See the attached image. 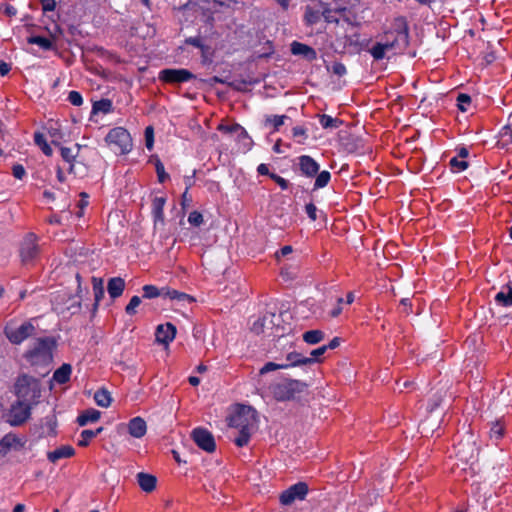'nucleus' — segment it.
I'll list each match as a JSON object with an SVG mask.
<instances>
[{"label":"nucleus","mask_w":512,"mask_h":512,"mask_svg":"<svg viewBox=\"0 0 512 512\" xmlns=\"http://www.w3.org/2000/svg\"><path fill=\"white\" fill-rule=\"evenodd\" d=\"M257 172L260 174V175H268L270 177V172H269V169H268V166L266 164H260L258 167H257Z\"/></svg>","instance_id":"nucleus-62"},{"label":"nucleus","mask_w":512,"mask_h":512,"mask_svg":"<svg viewBox=\"0 0 512 512\" xmlns=\"http://www.w3.org/2000/svg\"><path fill=\"white\" fill-rule=\"evenodd\" d=\"M287 363L283 365H287V368L290 366H311L313 359L307 358L300 353L291 352L286 356Z\"/></svg>","instance_id":"nucleus-25"},{"label":"nucleus","mask_w":512,"mask_h":512,"mask_svg":"<svg viewBox=\"0 0 512 512\" xmlns=\"http://www.w3.org/2000/svg\"><path fill=\"white\" fill-rule=\"evenodd\" d=\"M191 438L195 444L205 452L212 453L216 449L214 436L205 428L198 427L193 429L191 432Z\"/></svg>","instance_id":"nucleus-11"},{"label":"nucleus","mask_w":512,"mask_h":512,"mask_svg":"<svg viewBox=\"0 0 512 512\" xmlns=\"http://www.w3.org/2000/svg\"><path fill=\"white\" fill-rule=\"evenodd\" d=\"M258 393L267 404H271L292 399L295 391L291 386H260Z\"/></svg>","instance_id":"nucleus-5"},{"label":"nucleus","mask_w":512,"mask_h":512,"mask_svg":"<svg viewBox=\"0 0 512 512\" xmlns=\"http://www.w3.org/2000/svg\"><path fill=\"white\" fill-rule=\"evenodd\" d=\"M298 165L301 173L309 178L316 176L319 171V164L308 155L298 157Z\"/></svg>","instance_id":"nucleus-15"},{"label":"nucleus","mask_w":512,"mask_h":512,"mask_svg":"<svg viewBox=\"0 0 512 512\" xmlns=\"http://www.w3.org/2000/svg\"><path fill=\"white\" fill-rule=\"evenodd\" d=\"M40 381V379L35 378L34 376H30L27 374H23L19 376L16 384H37Z\"/></svg>","instance_id":"nucleus-51"},{"label":"nucleus","mask_w":512,"mask_h":512,"mask_svg":"<svg viewBox=\"0 0 512 512\" xmlns=\"http://www.w3.org/2000/svg\"><path fill=\"white\" fill-rule=\"evenodd\" d=\"M219 130L225 132V133H238V138L239 140L241 139H248L250 140L246 130L240 126L239 124H235V125H232V126H224V125H220L219 126Z\"/></svg>","instance_id":"nucleus-34"},{"label":"nucleus","mask_w":512,"mask_h":512,"mask_svg":"<svg viewBox=\"0 0 512 512\" xmlns=\"http://www.w3.org/2000/svg\"><path fill=\"white\" fill-rule=\"evenodd\" d=\"M409 46V26L405 17L393 19L390 27L383 31L381 41L376 42L369 52L374 60L385 58L386 52L403 53Z\"/></svg>","instance_id":"nucleus-1"},{"label":"nucleus","mask_w":512,"mask_h":512,"mask_svg":"<svg viewBox=\"0 0 512 512\" xmlns=\"http://www.w3.org/2000/svg\"><path fill=\"white\" fill-rule=\"evenodd\" d=\"M75 454V449L71 445H62L53 451L47 453V459L56 463L57 461L65 458H71Z\"/></svg>","instance_id":"nucleus-19"},{"label":"nucleus","mask_w":512,"mask_h":512,"mask_svg":"<svg viewBox=\"0 0 512 512\" xmlns=\"http://www.w3.org/2000/svg\"><path fill=\"white\" fill-rule=\"evenodd\" d=\"M34 142L37 146L40 147V149L42 150V152L47 155V156H51L53 151H52V148L49 146V144L47 143L45 137L43 134L41 133H35L34 134Z\"/></svg>","instance_id":"nucleus-36"},{"label":"nucleus","mask_w":512,"mask_h":512,"mask_svg":"<svg viewBox=\"0 0 512 512\" xmlns=\"http://www.w3.org/2000/svg\"><path fill=\"white\" fill-rule=\"evenodd\" d=\"M501 137L502 139H505V144H512V123L509 122L507 125H505L501 130Z\"/></svg>","instance_id":"nucleus-47"},{"label":"nucleus","mask_w":512,"mask_h":512,"mask_svg":"<svg viewBox=\"0 0 512 512\" xmlns=\"http://www.w3.org/2000/svg\"><path fill=\"white\" fill-rule=\"evenodd\" d=\"M191 202L192 197L189 195L188 191L185 190L184 193L182 194V206H189Z\"/></svg>","instance_id":"nucleus-61"},{"label":"nucleus","mask_w":512,"mask_h":512,"mask_svg":"<svg viewBox=\"0 0 512 512\" xmlns=\"http://www.w3.org/2000/svg\"><path fill=\"white\" fill-rule=\"evenodd\" d=\"M154 143V130L152 126H148L145 129V144L149 150H152Z\"/></svg>","instance_id":"nucleus-46"},{"label":"nucleus","mask_w":512,"mask_h":512,"mask_svg":"<svg viewBox=\"0 0 512 512\" xmlns=\"http://www.w3.org/2000/svg\"><path fill=\"white\" fill-rule=\"evenodd\" d=\"M327 70L339 77L344 76L347 72L345 65L340 62H334L330 66H327Z\"/></svg>","instance_id":"nucleus-43"},{"label":"nucleus","mask_w":512,"mask_h":512,"mask_svg":"<svg viewBox=\"0 0 512 512\" xmlns=\"http://www.w3.org/2000/svg\"><path fill=\"white\" fill-rule=\"evenodd\" d=\"M450 166L456 168L458 171H462L468 167V163L465 160H458L454 157L450 160Z\"/></svg>","instance_id":"nucleus-53"},{"label":"nucleus","mask_w":512,"mask_h":512,"mask_svg":"<svg viewBox=\"0 0 512 512\" xmlns=\"http://www.w3.org/2000/svg\"><path fill=\"white\" fill-rule=\"evenodd\" d=\"M275 314L268 313L263 315L262 317L258 318L254 321V323L251 326V331L254 332L257 335L265 334L268 332V336H279L278 334L274 333L273 330L276 328L275 319H278Z\"/></svg>","instance_id":"nucleus-12"},{"label":"nucleus","mask_w":512,"mask_h":512,"mask_svg":"<svg viewBox=\"0 0 512 512\" xmlns=\"http://www.w3.org/2000/svg\"><path fill=\"white\" fill-rule=\"evenodd\" d=\"M304 20L308 25H314L320 20V14L310 6H306Z\"/></svg>","instance_id":"nucleus-40"},{"label":"nucleus","mask_w":512,"mask_h":512,"mask_svg":"<svg viewBox=\"0 0 512 512\" xmlns=\"http://www.w3.org/2000/svg\"><path fill=\"white\" fill-rule=\"evenodd\" d=\"M40 3L44 12L53 11L56 7L55 0H40Z\"/></svg>","instance_id":"nucleus-57"},{"label":"nucleus","mask_w":512,"mask_h":512,"mask_svg":"<svg viewBox=\"0 0 512 512\" xmlns=\"http://www.w3.org/2000/svg\"><path fill=\"white\" fill-rule=\"evenodd\" d=\"M71 373V365L64 363L54 372L52 380L49 384H52V381H55L58 384H66L70 380Z\"/></svg>","instance_id":"nucleus-24"},{"label":"nucleus","mask_w":512,"mask_h":512,"mask_svg":"<svg viewBox=\"0 0 512 512\" xmlns=\"http://www.w3.org/2000/svg\"><path fill=\"white\" fill-rule=\"evenodd\" d=\"M94 401L98 406L107 408L111 404L112 397L109 391L101 388L94 393Z\"/></svg>","instance_id":"nucleus-27"},{"label":"nucleus","mask_w":512,"mask_h":512,"mask_svg":"<svg viewBox=\"0 0 512 512\" xmlns=\"http://www.w3.org/2000/svg\"><path fill=\"white\" fill-rule=\"evenodd\" d=\"M291 52L293 55L302 56L308 61H313L317 58V53L312 47L297 41L291 43Z\"/></svg>","instance_id":"nucleus-18"},{"label":"nucleus","mask_w":512,"mask_h":512,"mask_svg":"<svg viewBox=\"0 0 512 512\" xmlns=\"http://www.w3.org/2000/svg\"><path fill=\"white\" fill-rule=\"evenodd\" d=\"M105 140L110 146L114 147L113 149L116 153L126 154L132 147L130 134L122 127L111 129Z\"/></svg>","instance_id":"nucleus-4"},{"label":"nucleus","mask_w":512,"mask_h":512,"mask_svg":"<svg viewBox=\"0 0 512 512\" xmlns=\"http://www.w3.org/2000/svg\"><path fill=\"white\" fill-rule=\"evenodd\" d=\"M143 298L153 299L157 297H164L166 295L167 287L158 288L154 285H144L142 287Z\"/></svg>","instance_id":"nucleus-26"},{"label":"nucleus","mask_w":512,"mask_h":512,"mask_svg":"<svg viewBox=\"0 0 512 512\" xmlns=\"http://www.w3.org/2000/svg\"><path fill=\"white\" fill-rule=\"evenodd\" d=\"M60 153H61V157L66 162L69 163V168H68L69 173L76 175L77 172L75 171V164L73 163V161L75 160L76 154L73 153V150L68 147H61Z\"/></svg>","instance_id":"nucleus-30"},{"label":"nucleus","mask_w":512,"mask_h":512,"mask_svg":"<svg viewBox=\"0 0 512 512\" xmlns=\"http://www.w3.org/2000/svg\"><path fill=\"white\" fill-rule=\"evenodd\" d=\"M34 333L35 327L31 322H24L18 327L8 324L4 328V334L12 344H20Z\"/></svg>","instance_id":"nucleus-7"},{"label":"nucleus","mask_w":512,"mask_h":512,"mask_svg":"<svg viewBox=\"0 0 512 512\" xmlns=\"http://www.w3.org/2000/svg\"><path fill=\"white\" fill-rule=\"evenodd\" d=\"M68 101L74 106H80L83 103V98L78 91H70Z\"/></svg>","instance_id":"nucleus-48"},{"label":"nucleus","mask_w":512,"mask_h":512,"mask_svg":"<svg viewBox=\"0 0 512 512\" xmlns=\"http://www.w3.org/2000/svg\"><path fill=\"white\" fill-rule=\"evenodd\" d=\"M319 122H320L321 126L325 129L337 128L342 124L341 120H339L337 118H333L326 114H322L319 116Z\"/></svg>","instance_id":"nucleus-37"},{"label":"nucleus","mask_w":512,"mask_h":512,"mask_svg":"<svg viewBox=\"0 0 512 512\" xmlns=\"http://www.w3.org/2000/svg\"><path fill=\"white\" fill-rule=\"evenodd\" d=\"M305 211L311 220L315 221L317 219V208L313 203L306 204Z\"/></svg>","instance_id":"nucleus-55"},{"label":"nucleus","mask_w":512,"mask_h":512,"mask_svg":"<svg viewBox=\"0 0 512 512\" xmlns=\"http://www.w3.org/2000/svg\"><path fill=\"white\" fill-rule=\"evenodd\" d=\"M112 111V102L109 99H101L94 102L92 112L107 114Z\"/></svg>","instance_id":"nucleus-35"},{"label":"nucleus","mask_w":512,"mask_h":512,"mask_svg":"<svg viewBox=\"0 0 512 512\" xmlns=\"http://www.w3.org/2000/svg\"><path fill=\"white\" fill-rule=\"evenodd\" d=\"M141 304V298L139 296H133L128 305L125 308V312L128 315H134L136 313V308Z\"/></svg>","instance_id":"nucleus-44"},{"label":"nucleus","mask_w":512,"mask_h":512,"mask_svg":"<svg viewBox=\"0 0 512 512\" xmlns=\"http://www.w3.org/2000/svg\"><path fill=\"white\" fill-rule=\"evenodd\" d=\"M258 413L252 406L245 404H234L227 416V424L230 428L238 431L234 438L237 447H244L250 442L252 434L258 428Z\"/></svg>","instance_id":"nucleus-2"},{"label":"nucleus","mask_w":512,"mask_h":512,"mask_svg":"<svg viewBox=\"0 0 512 512\" xmlns=\"http://www.w3.org/2000/svg\"><path fill=\"white\" fill-rule=\"evenodd\" d=\"M188 222L193 226H199L203 222V216L198 211H193L189 214Z\"/></svg>","instance_id":"nucleus-49"},{"label":"nucleus","mask_w":512,"mask_h":512,"mask_svg":"<svg viewBox=\"0 0 512 512\" xmlns=\"http://www.w3.org/2000/svg\"><path fill=\"white\" fill-rule=\"evenodd\" d=\"M30 414V404L23 400H18L11 405L9 412L6 414V422L11 426H20L28 420Z\"/></svg>","instance_id":"nucleus-6"},{"label":"nucleus","mask_w":512,"mask_h":512,"mask_svg":"<svg viewBox=\"0 0 512 512\" xmlns=\"http://www.w3.org/2000/svg\"><path fill=\"white\" fill-rule=\"evenodd\" d=\"M10 70H11L10 64L6 63L3 60H0V74L2 76H5L9 73Z\"/></svg>","instance_id":"nucleus-60"},{"label":"nucleus","mask_w":512,"mask_h":512,"mask_svg":"<svg viewBox=\"0 0 512 512\" xmlns=\"http://www.w3.org/2000/svg\"><path fill=\"white\" fill-rule=\"evenodd\" d=\"M165 298H169L171 300H177L178 302H188V303H191V302L194 301L192 296H190V295H188L186 293H183V292H179V291L174 290V289H170L168 287H167Z\"/></svg>","instance_id":"nucleus-33"},{"label":"nucleus","mask_w":512,"mask_h":512,"mask_svg":"<svg viewBox=\"0 0 512 512\" xmlns=\"http://www.w3.org/2000/svg\"><path fill=\"white\" fill-rule=\"evenodd\" d=\"M137 481L140 488L147 493L152 492L155 489L157 483L155 476L143 472L137 474Z\"/></svg>","instance_id":"nucleus-23"},{"label":"nucleus","mask_w":512,"mask_h":512,"mask_svg":"<svg viewBox=\"0 0 512 512\" xmlns=\"http://www.w3.org/2000/svg\"><path fill=\"white\" fill-rule=\"evenodd\" d=\"M28 43L36 44L45 50H50L53 46L52 41L42 36H31L28 38Z\"/></svg>","instance_id":"nucleus-39"},{"label":"nucleus","mask_w":512,"mask_h":512,"mask_svg":"<svg viewBox=\"0 0 512 512\" xmlns=\"http://www.w3.org/2000/svg\"><path fill=\"white\" fill-rule=\"evenodd\" d=\"M128 432L134 438H142L147 432L146 421L142 417H134L128 422Z\"/></svg>","instance_id":"nucleus-16"},{"label":"nucleus","mask_w":512,"mask_h":512,"mask_svg":"<svg viewBox=\"0 0 512 512\" xmlns=\"http://www.w3.org/2000/svg\"><path fill=\"white\" fill-rule=\"evenodd\" d=\"M30 387H31V386H24V385L17 386V388H18V389L16 390V394H17V396H19V397H20V396H23V395L27 394V392H28V390H29V388H30Z\"/></svg>","instance_id":"nucleus-64"},{"label":"nucleus","mask_w":512,"mask_h":512,"mask_svg":"<svg viewBox=\"0 0 512 512\" xmlns=\"http://www.w3.org/2000/svg\"><path fill=\"white\" fill-rule=\"evenodd\" d=\"M330 178H331V174L329 171H322L320 173H317V177H316V180L314 182V190H317V189H320V188H323L325 186H327V184L329 183L330 181Z\"/></svg>","instance_id":"nucleus-38"},{"label":"nucleus","mask_w":512,"mask_h":512,"mask_svg":"<svg viewBox=\"0 0 512 512\" xmlns=\"http://www.w3.org/2000/svg\"><path fill=\"white\" fill-rule=\"evenodd\" d=\"M308 490V485L305 482H298L284 490L280 494L279 500L282 505H291L297 500H304Z\"/></svg>","instance_id":"nucleus-9"},{"label":"nucleus","mask_w":512,"mask_h":512,"mask_svg":"<svg viewBox=\"0 0 512 512\" xmlns=\"http://www.w3.org/2000/svg\"><path fill=\"white\" fill-rule=\"evenodd\" d=\"M489 428V439L494 443L498 442L504 437L506 430V423L503 418L492 421Z\"/></svg>","instance_id":"nucleus-17"},{"label":"nucleus","mask_w":512,"mask_h":512,"mask_svg":"<svg viewBox=\"0 0 512 512\" xmlns=\"http://www.w3.org/2000/svg\"><path fill=\"white\" fill-rule=\"evenodd\" d=\"M305 134H306V131L303 127L297 126V127L293 128V136L294 137L304 136Z\"/></svg>","instance_id":"nucleus-63"},{"label":"nucleus","mask_w":512,"mask_h":512,"mask_svg":"<svg viewBox=\"0 0 512 512\" xmlns=\"http://www.w3.org/2000/svg\"><path fill=\"white\" fill-rule=\"evenodd\" d=\"M39 246L37 244V236L33 233H29L24 238L21 248L20 256L23 264L33 262L39 255Z\"/></svg>","instance_id":"nucleus-10"},{"label":"nucleus","mask_w":512,"mask_h":512,"mask_svg":"<svg viewBox=\"0 0 512 512\" xmlns=\"http://www.w3.org/2000/svg\"><path fill=\"white\" fill-rule=\"evenodd\" d=\"M288 117L286 115H281V116H278V115H273V116H268L266 118V123L267 124H271L273 125L274 129L275 130H279L280 126H282L284 124V121L285 119H287Z\"/></svg>","instance_id":"nucleus-42"},{"label":"nucleus","mask_w":512,"mask_h":512,"mask_svg":"<svg viewBox=\"0 0 512 512\" xmlns=\"http://www.w3.org/2000/svg\"><path fill=\"white\" fill-rule=\"evenodd\" d=\"M101 412L94 409L89 408L81 412L77 417V423L79 426H86L90 423H95L100 419Z\"/></svg>","instance_id":"nucleus-21"},{"label":"nucleus","mask_w":512,"mask_h":512,"mask_svg":"<svg viewBox=\"0 0 512 512\" xmlns=\"http://www.w3.org/2000/svg\"><path fill=\"white\" fill-rule=\"evenodd\" d=\"M160 81L168 84L179 85L195 79L196 76L187 69H163L159 72L158 76Z\"/></svg>","instance_id":"nucleus-8"},{"label":"nucleus","mask_w":512,"mask_h":512,"mask_svg":"<svg viewBox=\"0 0 512 512\" xmlns=\"http://www.w3.org/2000/svg\"><path fill=\"white\" fill-rule=\"evenodd\" d=\"M155 170L158 181L160 183H164L167 179H169V174L165 172L164 165L159 158L155 159Z\"/></svg>","instance_id":"nucleus-41"},{"label":"nucleus","mask_w":512,"mask_h":512,"mask_svg":"<svg viewBox=\"0 0 512 512\" xmlns=\"http://www.w3.org/2000/svg\"><path fill=\"white\" fill-rule=\"evenodd\" d=\"M92 285H93V291H94V309H97L100 301L104 298V287H103V280L101 278L93 277L92 278Z\"/></svg>","instance_id":"nucleus-28"},{"label":"nucleus","mask_w":512,"mask_h":512,"mask_svg":"<svg viewBox=\"0 0 512 512\" xmlns=\"http://www.w3.org/2000/svg\"><path fill=\"white\" fill-rule=\"evenodd\" d=\"M326 351H327V346H325V345L312 350L310 353V357H309V358L313 359L312 365H314L318 361L319 357H321Z\"/></svg>","instance_id":"nucleus-52"},{"label":"nucleus","mask_w":512,"mask_h":512,"mask_svg":"<svg viewBox=\"0 0 512 512\" xmlns=\"http://www.w3.org/2000/svg\"><path fill=\"white\" fill-rule=\"evenodd\" d=\"M125 288V281L121 277H114L109 279L107 291L111 298L115 299L122 295Z\"/></svg>","instance_id":"nucleus-22"},{"label":"nucleus","mask_w":512,"mask_h":512,"mask_svg":"<svg viewBox=\"0 0 512 512\" xmlns=\"http://www.w3.org/2000/svg\"><path fill=\"white\" fill-rule=\"evenodd\" d=\"M280 368H287V365H282V364H276V363H273V362H268L266 363L259 371L260 374H265V373H268L270 371H274L276 369H280Z\"/></svg>","instance_id":"nucleus-50"},{"label":"nucleus","mask_w":512,"mask_h":512,"mask_svg":"<svg viewBox=\"0 0 512 512\" xmlns=\"http://www.w3.org/2000/svg\"><path fill=\"white\" fill-rule=\"evenodd\" d=\"M187 44L192 45L197 48H202V42L201 39L198 37H190L187 38L185 41Z\"/></svg>","instance_id":"nucleus-58"},{"label":"nucleus","mask_w":512,"mask_h":512,"mask_svg":"<svg viewBox=\"0 0 512 512\" xmlns=\"http://www.w3.org/2000/svg\"><path fill=\"white\" fill-rule=\"evenodd\" d=\"M175 335L176 327L172 323L160 324L156 328L155 337L158 343L167 345L174 340Z\"/></svg>","instance_id":"nucleus-14"},{"label":"nucleus","mask_w":512,"mask_h":512,"mask_svg":"<svg viewBox=\"0 0 512 512\" xmlns=\"http://www.w3.org/2000/svg\"><path fill=\"white\" fill-rule=\"evenodd\" d=\"M102 430H103L102 427H100L96 430H89V429L83 430L80 434V439L78 440V445L81 447L88 446L90 441L93 438L97 437L98 434H100Z\"/></svg>","instance_id":"nucleus-29"},{"label":"nucleus","mask_w":512,"mask_h":512,"mask_svg":"<svg viewBox=\"0 0 512 512\" xmlns=\"http://www.w3.org/2000/svg\"><path fill=\"white\" fill-rule=\"evenodd\" d=\"M507 292L500 291L495 296V301L502 306L512 305V288L509 284L506 285Z\"/></svg>","instance_id":"nucleus-31"},{"label":"nucleus","mask_w":512,"mask_h":512,"mask_svg":"<svg viewBox=\"0 0 512 512\" xmlns=\"http://www.w3.org/2000/svg\"><path fill=\"white\" fill-rule=\"evenodd\" d=\"M270 178L272 180H274L283 190L287 189L288 188V181L284 178H282L281 176L275 174V173H272L270 174Z\"/></svg>","instance_id":"nucleus-56"},{"label":"nucleus","mask_w":512,"mask_h":512,"mask_svg":"<svg viewBox=\"0 0 512 512\" xmlns=\"http://www.w3.org/2000/svg\"><path fill=\"white\" fill-rule=\"evenodd\" d=\"M471 103V98L467 94H459L457 97V106L461 111H466V105Z\"/></svg>","instance_id":"nucleus-45"},{"label":"nucleus","mask_w":512,"mask_h":512,"mask_svg":"<svg viewBox=\"0 0 512 512\" xmlns=\"http://www.w3.org/2000/svg\"><path fill=\"white\" fill-rule=\"evenodd\" d=\"M12 174L16 179H22L26 175L25 168L21 164H15L12 167Z\"/></svg>","instance_id":"nucleus-54"},{"label":"nucleus","mask_w":512,"mask_h":512,"mask_svg":"<svg viewBox=\"0 0 512 512\" xmlns=\"http://www.w3.org/2000/svg\"><path fill=\"white\" fill-rule=\"evenodd\" d=\"M324 337H325V334L321 330H309L303 334V340L307 344H311V345L321 342L324 339Z\"/></svg>","instance_id":"nucleus-32"},{"label":"nucleus","mask_w":512,"mask_h":512,"mask_svg":"<svg viewBox=\"0 0 512 512\" xmlns=\"http://www.w3.org/2000/svg\"><path fill=\"white\" fill-rule=\"evenodd\" d=\"M25 441L14 433L6 434L0 440V454L6 455L11 450H20L24 447Z\"/></svg>","instance_id":"nucleus-13"},{"label":"nucleus","mask_w":512,"mask_h":512,"mask_svg":"<svg viewBox=\"0 0 512 512\" xmlns=\"http://www.w3.org/2000/svg\"><path fill=\"white\" fill-rule=\"evenodd\" d=\"M166 203V198L164 197H155L152 202V214L154 217V225L157 226L158 223L164 224V205Z\"/></svg>","instance_id":"nucleus-20"},{"label":"nucleus","mask_w":512,"mask_h":512,"mask_svg":"<svg viewBox=\"0 0 512 512\" xmlns=\"http://www.w3.org/2000/svg\"><path fill=\"white\" fill-rule=\"evenodd\" d=\"M56 340L53 337L37 338L24 353V358L31 366H39L44 371L42 377L49 374V365L53 361V350L56 348Z\"/></svg>","instance_id":"nucleus-3"},{"label":"nucleus","mask_w":512,"mask_h":512,"mask_svg":"<svg viewBox=\"0 0 512 512\" xmlns=\"http://www.w3.org/2000/svg\"><path fill=\"white\" fill-rule=\"evenodd\" d=\"M3 12L9 16V17H12V16H15L16 13H17V10L15 7H13L12 5H9V4H5L3 6Z\"/></svg>","instance_id":"nucleus-59"}]
</instances>
